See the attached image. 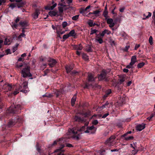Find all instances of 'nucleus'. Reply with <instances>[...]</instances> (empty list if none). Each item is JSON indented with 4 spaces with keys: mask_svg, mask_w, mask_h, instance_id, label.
<instances>
[{
    "mask_svg": "<svg viewBox=\"0 0 155 155\" xmlns=\"http://www.w3.org/2000/svg\"><path fill=\"white\" fill-rule=\"evenodd\" d=\"M73 48L76 50H81L83 47L81 44H80L78 45H75L73 46Z\"/></svg>",
    "mask_w": 155,
    "mask_h": 155,
    "instance_id": "obj_15",
    "label": "nucleus"
},
{
    "mask_svg": "<svg viewBox=\"0 0 155 155\" xmlns=\"http://www.w3.org/2000/svg\"><path fill=\"white\" fill-rule=\"evenodd\" d=\"M82 58L85 61L87 60L88 59V56L85 54H83Z\"/></svg>",
    "mask_w": 155,
    "mask_h": 155,
    "instance_id": "obj_40",
    "label": "nucleus"
},
{
    "mask_svg": "<svg viewBox=\"0 0 155 155\" xmlns=\"http://www.w3.org/2000/svg\"><path fill=\"white\" fill-rule=\"evenodd\" d=\"M6 1V0H0V6L4 4Z\"/></svg>",
    "mask_w": 155,
    "mask_h": 155,
    "instance_id": "obj_48",
    "label": "nucleus"
},
{
    "mask_svg": "<svg viewBox=\"0 0 155 155\" xmlns=\"http://www.w3.org/2000/svg\"><path fill=\"white\" fill-rule=\"evenodd\" d=\"M57 12L54 11H50L48 13L49 15L51 17L55 16L57 15Z\"/></svg>",
    "mask_w": 155,
    "mask_h": 155,
    "instance_id": "obj_23",
    "label": "nucleus"
},
{
    "mask_svg": "<svg viewBox=\"0 0 155 155\" xmlns=\"http://www.w3.org/2000/svg\"><path fill=\"white\" fill-rule=\"evenodd\" d=\"M18 25L16 23H14L12 25V28L14 29V28H16L17 27Z\"/></svg>",
    "mask_w": 155,
    "mask_h": 155,
    "instance_id": "obj_53",
    "label": "nucleus"
},
{
    "mask_svg": "<svg viewBox=\"0 0 155 155\" xmlns=\"http://www.w3.org/2000/svg\"><path fill=\"white\" fill-rule=\"evenodd\" d=\"M86 128V126H84L79 129L73 128L71 130V133L73 134L72 136L73 138L76 140L81 139V134L83 133H85L84 131H86L85 130Z\"/></svg>",
    "mask_w": 155,
    "mask_h": 155,
    "instance_id": "obj_1",
    "label": "nucleus"
},
{
    "mask_svg": "<svg viewBox=\"0 0 155 155\" xmlns=\"http://www.w3.org/2000/svg\"><path fill=\"white\" fill-rule=\"evenodd\" d=\"M5 51L7 54H11V51L10 49H8L6 50Z\"/></svg>",
    "mask_w": 155,
    "mask_h": 155,
    "instance_id": "obj_55",
    "label": "nucleus"
},
{
    "mask_svg": "<svg viewBox=\"0 0 155 155\" xmlns=\"http://www.w3.org/2000/svg\"><path fill=\"white\" fill-rule=\"evenodd\" d=\"M144 65L145 63L143 62H142L141 63H139L137 65V67L138 68H141L142 67L144 66Z\"/></svg>",
    "mask_w": 155,
    "mask_h": 155,
    "instance_id": "obj_35",
    "label": "nucleus"
},
{
    "mask_svg": "<svg viewBox=\"0 0 155 155\" xmlns=\"http://www.w3.org/2000/svg\"><path fill=\"white\" fill-rule=\"evenodd\" d=\"M51 4L52 5V6L48 5L45 7V9L49 10H53L56 6L57 4L53 0Z\"/></svg>",
    "mask_w": 155,
    "mask_h": 155,
    "instance_id": "obj_6",
    "label": "nucleus"
},
{
    "mask_svg": "<svg viewBox=\"0 0 155 155\" xmlns=\"http://www.w3.org/2000/svg\"><path fill=\"white\" fill-rule=\"evenodd\" d=\"M106 75V73L103 71L100 75L98 77L99 81H101L105 78Z\"/></svg>",
    "mask_w": 155,
    "mask_h": 155,
    "instance_id": "obj_9",
    "label": "nucleus"
},
{
    "mask_svg": "<svg viewBox=\"0 0 155 155\" xmlns=\"http://www.w3.org/2000/svg\"><path fill=\"white\" fill-rule=\"evenodd\" d=\"M15 120L14 119L10 120L8 124V126L9 127H12L15 124Z\"/></svg>",
    "mask_w": 155,
    "mask_h": 155,
    "instance_id": "obj_16",
    "label": "nucleus"
},
{
    "mask_svg": "<svg viewBox=\"0 0 155 155\" xmlns=\"http://www.w3.org/2000/svg\"><path fill=\"white\" fill-rule=\"evenodd\" d=\"M145 127V124L142 123L141 124L137 125L136 127V129L139 131H141Z\"/></svg>",
    "mask_w": 155,
    "mask_h": 155,
    "instance_id": "obj_8",
    "label": "nucleus"
},
{
    "mask_svg": "<svg viewBox=\"0 0 155 155\" xmlns=\"http://www.w3.org/2000/svg\"><path fill=\"white\" fill-rule=\"evenodd\" d=\"M108 113H106L104 114L102 117V118H105L108 115Z\"/></svg>",
    "mask_w": 155,
    "mask_h": 155,
    "instance_id": "obj_60",
    "label": "nucleus"
},
{
    "mask_svg": "<svg viewBox=\"0 0 155 155\" xmlns=\"http://www.w3.org/2000/svg\"><path fill=\"white\" fill-rule=\"evenodd\" d=\"M19 25L21 27H25L27 26L28 23L26 21H21L19 22Z\"/></svg>",
    "mask_w": 155,
    "mask_h": 155,
    "instance_id": "obj_19",
    "label": "nucleus"
},
{
    "mask_svg": "<svg viewBox=\"0 0 155 155\" xmlns=\"http://www.w3.org/2000/svg\"><path fill=\"white\" fill-rule=\"evenodd\" d=\"M76 97L75 95L72 98L71 100V104L72 106H74L75 102L76 101Z\"/></svg>",
    "mask_w": 155,
    "mask_h": 155,
    "instance_id": "obj_26",
    "label": "nucleus"
},
{
    "mask_svg": "<svg viewBox=\"0 0 155 155\" xmlns=\"http://www.w3.org/2000/svg\"><path fill=\"white\" fill-rule=\"evenodd\" d=\"M66 147H73V146L72 144H70V143H67L66 144Z\"/></svg>",
    "mask_w": 155,
    "mask_h": 155,
    "instance_id": "obj_58",
    "label": "nucleus"
},
{
    "mask_svg": "<svg viewBox=\"0 0 155 155\" xmlns=\"http://www.w3.org/2000/svg\"><path fill=\"white\" fill-rule=\"evenodd\" d=\"M68 25L67 22L66 21H64L62 23V25L63 28L66 27Z\"/></svg>",
    "mask_w": 155,
    "mask_h": 155,
    "instance_id": "obj_42",
    "label": "nucleus"
},
{
    "mask_svg": "<svg viewBox=\"0 0 155 155\" xmlns=\"http://www.w3.org/2000/svg\"><path fill=\"white\" fill-rule=\"evenodd\" d=\"M133 64L131 63H130V64L127 65L126 66V68H133L134 67H133Z\"/></svg>",
    "mask_w": 155,
    "mask_h": 155,
    "instance_id": "obj_38",
    "label": "nucleus"
},
{
    "mask_svg": "<svg viewBox=\"0 0 155 155\" xmlns=\"http://www.w3.org/2000/svg\"><path fill=\"white\" fill-rule=\"evenodd\" d=\"M25 35L24 33H22L18 37V39H20L21 37H25Z\"/></svg>",
    "mask_w": 155,
    "mask_h": 155,
    "instance_id": "obj_39",
    "label": "nucleus"
},
{
    "mask_svg": "<svg viewBox=\"0 0 155 155\" xmlns=\"http://www.w3.org/2000/svg\"><path fill=\"white\" fill-rule=\"evenodd\" d=\"M57 32L58 34V35H59L60 34H64V31L61 32V31H58Z\"/></svg>",
    "mask_w": 155,
    "mask_h": 155,
    "instance_id": "obj_62",
    "label": "nucleus"
},
{
    "mask_svg": "<svg viewBox=\"0 0 155 155\" xmlns=\"http://www.w3.org/2000/svg\"><path fill=\"white\" fill-rule=\"evenodd\" d=\"M36 147L37 150L38 151L40 152V149L38 147V143H37L36 145Z\"/></svg>",
    "mask_w": 155,
    "mask_h": 155,
    "instance_id": "obj_54",
    "label": "nucleus"
},
{
    "mask_svg": "<svg viewBox=\"0 0 155 155\" xmlns=\"http://www.w3.org/2000/svg\"><path fill=\"white\" fill-rule=\"evenodd\" d=\"M116 138L114 136H111L106 141V143L109 146H112L114 143V140Z\"/></svg>",
    "mask_w": 155,
    "mask_h": 155,
    "instance_id": "obj_4",
    "label": "nucleus"
},
{
    "mask_svg": "<svg viewBox=\"0 0 155 155\" xmlns=\"http://www.w3.org/2000/svg\"><path fill=\"white\" fill-rule=\"evenodd\" d=\"M9 7H10L12 9H13L16 7V5L14 4H12L9 5Z\"/></svg>",
    "mask_w": 155,
    "mask_h": 155,
    "instance_id": "obj_47",
    "label": "nucleus"
},
{
    "mask_svg": "<svg viewBox=\"0 0 155 155\" xmlns=\"http://www.w3.org/2000/svg\"><path fill=\"white\" fill-rule=\"evenodd\" d=\"M12 86L8 84H5L2 87V88L8 91H10L12 89Z\"/></svg>",
    "mask_w": 155,
    "mask_h": 155,
    "instance_id": "obj_14",
    "label": "nucleus"
},
{
    "mask_svg": "<svg viewBox=\"0 0 155 155\" xmlns=\"http://www.w3.org/2000/svg\"><path fill=\"white\" fill-rule=\"evenodd\" d=\"M88 49H87V51L88 52H91V48L90 46H88Z\"/></svg>",
    "mask_w": 155,
    "mask_h": 155,
    "instance_id": "obj_61",
    "label": "nucleus"
},
{
    "mask_svg": "<svg viewBox=\"0 0 155 155\" xmlns=\"http://www.w3.org/2000/svg\"><path fill=\"white\" fill-rule=\"evenodd\" d=\"M87 23L89 25L90 27H92L94 26L93 21L91 20H89L88 21Z\"/></svg>",
    "mask_w": 155,
    "mask_h": 155,
    "instance_id": "obj_33",
    "label": "nucleus"
},
{
    "mask_svg": "<svg viewBox=\"0 0 155 155\" xmlns=\"http://www.w3.org/2000/svg\"><path fill=\"white\" fill-rule=\"evenodd\" d=\"M99 12H100V11L97 10V11H94L92 13H90V14L97 15V14H99Z\"/></svg>",
    "mask_w": 155,
    "mask_h": 155,
    "instance_id": "obj_51",
    "label": "nucleus"
},
{
    "mask_svg": "<svg viewBox=\"0 0 155 155\" xmlns=\"http://www.w3.org/2000/svg\"><path fill=\"white\" fill-rule=\"evenodd\" d=\"M95 41L96 42H98L100 44H102L103 42V40L101 38H99L97 36L95 38Z\"/></svg>",
    "mask_w": 155,
    "mask_h": 155,
    "instance_id": "obj_25",
    "label": "nucleus"
},
{
    "mask_svg": "<svg viewBox=\"0 0 155 155\" xmlns=\"http://www.w3.org/2000/svg\"><path fill=\"white\" fill-rule=\"evenodd\" d=\"M88 79L89 81H93L94 80V78L93 77L92 74L90 73L88 74Z\"/></svg>",
    "mask_w": 155,
    "mask_h": 155,
    "instance_id": "obj_24",
    "label": "nucleus"
},
{
    "mask_svg": "<svg viewBox=\"0 0 155 155\" xmlns=\"http://www.w3.org/2000/svg\"><path fill=\"white\" fill-rule=\"evenodd\" d=\"M130 46L129 45H127L125 46V48L123 50L124 51L127 52L128 49L130 48Z\"/></svg>",
    "mask_w": 155,
    "mask_h": 155,
    "instance_id": "obj_44",
    "label": "nucleus"
},
{
    "mask_svg": "<svg viewBox=\"0 0 155 155\" xmlns=\"http://www.w3.org/2000/svg\"><path fill=\"white\" fill-rule=\"evenodd\" d=\"M150 44V45H152L153 44V38L151 36H150L149 39Z\"/></svg>",
    "mask_w": 155,
    "mask_h": 155,
    "instance_id": "obj_41",
    "label": "nucleus"
},
{
    "mask_svg": "<svg viewBox=\"0 0 155 155\" xmlns=\"http://www.w3.org/2000/svg\"><path fill=\"white\" fill-rule=\"evenodd\" d=\"M73 64L71 65H67L66 67V69L67 73H68L70 72L73 69Z\"/></svg>",
    "mask_w": 155,
    "mask_h": 155,
    "instance_id": "obj_17",
    "label": "nucleus"
},
{
    "mask_svg": "<svg viewBox=\"0 0 155 155\" xmlns=\"http://www.w3.org/2000/svg\"><path fill=\"white\" fill-rule=\"evenodd\" d=\"M133 138V137L132 136H129L128 137H127L125 138V140H130L131 139H132Z\"/></svg>",
    "mask_w": 155,
    "mask_h": 155,
    "instance_id": "obj_52",
    "label": "nucleus"
},
{
    "mask_svg": "<svg viewBox=\"0 0 155 155\" xmlns=\"http://www.w3.org/2000/svg\"><path fill=\"white\" fill-rule=\"evenodd\" d=\"M79 15H76L72 17V19L74 21H77L79 18Z\"/></svg>",
    "mask_w": 155,
    "mask_h": 155,
    "instance_id": "obj_36",
    "label": "nucleus"
},
{
    "mask_svg": "<svg viewBox=\"0 0 155 155\" xmlns=\"http://www.w3.org/2000/svg\"><path fill=\"white\" fill-rule=\"evenodd\" d=\"M16 107H15L14 108H13L11 107H10L9 108V110L11 113H15V111L16 110Z\"/></svg>",
    "mask_w": 155,
    "mask_h": 155,
    "instance_id": "obj_28",
    "label": "nucleus"
},
{
    "mask_svg": "<svg viewBox=\"0 0 155 155\" xmlns=\"http://www.w3.org/2000/svg\"><path fill=\"white\" fill-rule=\"evenodd\" d=\"M46 61L49 62L48 65L51 67H53L57 62L55 60L51 58L48 59Z\"/></svg>",
    "mask_w": 155,
    "mask_h": 155,
    "instance_id": "obj_7",
    "label": "nucleus"
},
{
    "mask_svg": "<svg viewBox=\"0 0 155 155\" xmlns=\"http://www.w3.org/2000/svg\"><path fill=\"white\" fill-rule=\"evenodd\" d=\"M154 114H152L151 115H150V116L149 117H148L147 118V119L148 120H149V121H150L151 120V119L153 118V117L154 116Z\"/></svg>",
    "mask_w": 155,
    "mask_h": 155,
    "instance_id": "obj_49",
    "label": "nucleus"
},
{
    "mask_svg": "<svg viewBox=\"0 0 155 155\" xmlns=\"http://www.w3.org/2000/svg\"><path fill=\"white\" fill-rule=\"evenodd\" d=\"M140 46V45H135L134 49L135 50H137L139 47Z\"/></svg>",
    "mask_w": 155,
    "mask_h": 155,
    "instance_id": "obj_59",
    "label": "nucleus"
},
{
    "mask_svg": "<svg viewBox=\"0 0 155 155\" xmlns=\"http://www.w3.org/2000/svg\"><path fill=\"white\" fill-rule=\"evenodd\" d=\"M110 106L111 104H109V103L107 102L104 105L100 107V108L101 109H102L104 108L109 107Z\"/></svg>",
    "mask_w": 155,
    "mask_h": 155,
    "instance_id": "obj_21",
    "label": "nucleus"
},
{
    "mask_svg": "<svg viewBox=\"0 0 155 155\" xmlns=\"http://www.w3.org/2000/svg\"><path fill=\"white\" fill-rule=\"evenodd\" d=\"M23 58H20L18 59V61H23Z\"/></svg>",
    "mask_w": 155,
    "mask_h": 155,
    "instance_id": "obj_64",
    "label": "nucleus"
},
{
    "mask_svg": "<svg viewBox=\"0 0 155 155\" xmlns=\"http://www.w3.org/2000/svg\"><path fill=\"white\" fill-rule=\"evenodd\" d=\"M111 92V91L110 89H108L106 92V94L104 95V97H106Z\"/></svg>",
    "mask_w": 155,
    "mask_h": 155,
    "instance_id": "obj_37",
    "label": "nucleus"
},
{
    "mask_svg": "<svg viewBox=\"0 0 155 155\" xmlns=\"http://www.w3.org/2000/svg\"><path fill=\"white\" fill-rule=\"evenodd\" d=\"M137 61V58L136 56L135 55L133 56L132 57L131 59V62L130 63L134 64Z\"/></svg>",
    "mask_w": 155,
    "mask_h": 155,
    "instance_id": "obj_22",
    "label": "nucleus"
},
{
    "mask_svg": "<svg viewBox=\"0 0 155 155\" xmlns=\"http://www.w3.org/2000/svg\"><path fill=\"white\" fill-rule=\"evenodd\" d=\"M124 97H120L119 100L118 101V102L120 104V105H121L124 101Z\"/></svg>",
    "mask_w": 155,
    "mask_h": 155,
    "instance_id": "obj_31",
    "label": "nucleus"
},
{
    "mask_svg": "<svg viewBox=\"0 0 155 155\" xmlns=\"http://www.w3.org/2000/svg\"><path fill=\"white\" fill-rule=\"evenodd\" d=\"M55 152L57 153V155H64L63 151L61 149H57L55 151Z\"/></svg>",
    "mask_w": 155,
    "mask_h": 155,
    "instance_id": "obj_18",
    "label": "nucleus"
},
{
    "mask_svg": "<svg viewBox=\"0 0 155 155\" xmlns=\"http://www.w3.org/2000/svg\"><path fill=\"white\" fill-rule=\"evenodd\" d=\"M125 81V80L124 78H122L120 79L119 80V82L120 84H121L123 82H124Z\"/></svg>",
    "mask_w": 155,
    "mask_h": 155,
    "instance_id": "obj_56",
    "label": "nucleus"
},
{
    "mask_svg": "<svg viewBox=\"0 0 155 155\" xmlns=\"http://www.w3.org/2000/svg\"><path fill=\"white\" fill-rule=\"evenodd\" d=\"M92 124L94 125H96L98 123V121L97 120H95L93 121L92 122Z\"/></svg>",
    "mask_w": 155,
    "mask_h": 155,
    "instance_id": "obj_46",
    "label": "nucleus"
},
{
    "mask_svg": "<svg viewBox=\"0 0 155 155\" xmlns=\"http://www.w3.org/2000/svg\"><path fill=\"white\" fill-rule=\"evenodd\" d=\"M39 14V10L38 9H36L35 12L32 15L33 18L35 19H37Z\"/></svg>",
    "mask_w": 155,
    "mask_h": 155,
    "instance_id": "obj_10",
    "label": "nucleus"
},
{
    "mask_svg": "<svg viewBox=\"0 0 155 155\" xmlns=\"http://www.w3.org/2000/svg\"><path fill=\"white\" fill-rule=\"evenodd\" d=\"M17 66L18 68H19L22 66L24 67L21 70V76L23 77H31L32 76V74H31L30 72V68L29 66L23 64H20L19 65L18 64Z\"/></svg>",
    "mask_w": 155,
    "mask_h": 155,
    "instance_id": "obj_2",
    "label": "nucleus"
},
{
    "mask_svg": "<svg viewBox=\"0 0 155 155\" xmlns=\"http://www.w3.org/2000/svg\"><path fill=\"white\" fill-rule=\"evenodd\" d=\"M69 37V35H68V34H65L63 35V38L64 40H65L66 39L68 38Z\"/></svg>",
    "mask_w": 155,
    "mask_h": 155,
    "instance_id": "obj_45",
    "label": "nucleus"
},
{
    "mask_svg": "<svg viewBox=\"0 0 155 155\" xmlns=\"http://www.w3.org/2000/svg\"><path fill=\"white\" fill-rule=\"evenodd\" d=\"M106 20L107 24L109 25V27L110 28L114 27L116 23V21H114L112 18H108Z\"/></svg>",
    "mask_w": 155,
    "mask_h": 155,
    "instance_id": "obj_5",
    "label": "nucleus"
},
{
    "mask_svg": "<svg viewBox=\"0 0 155 155\" xmlns=\"http://www.w3.org/2000/svg\"><path fill=\"white\" fill-rule=\"evenodd\" d=\"M18 45L19 44L18 43H16L15 44V46L13 47L12 50L13 52H15L17 49L18 47Z\"/></svg>",
    "mask_w": 155,
    "mask_h": 155,
    "instance_id": "obj_29",
    "label": "nucleus"
},
{
    "mask_svg": "<svg viewBox=\"0 0 155 155\" xmlns=\"http://www.w3.org/2000/svg\"><path fill=\"white\" fill-rule=\"evenodd\" d=\"M94 128V127L93 125H92L91 127H87V130L85 131H84V132L86 133L91 134L92 133L91 130H92Z\"/></svg>",
    "mask_w": 155,
    "mask_h": 155,
    "instance_id": "obj_13",
    "label": "nucleus"
},
{
    "mask_svg": "<svg viewBox=\"0 0 155 155\" xmlns=\"http://www.w3.org/2000/svg\"><path fill=\"white\" fill-rule=\"evenodd\" d=\"M69 36H74L76 34H75L74 30H72L70 31L69 33L68 34Z\"/></svg>",
    "mask_w": 155,
    "mask_h": 155,
    "instance_id": "obj_27",
    "label": "nucleus"
},
{
    "mask_svg": "<svg viewBox=\"0 0 155 155\" xmlns=\"http://www.w3.org/2000/svg\"><path fill=\"white\" fill-rule=\"evenodd\" d=\"M111 33V32L107 29H105L104 31H102V32L100 34V35L102 37L104 36L105 34H107V35H110Z\"/></svg>",
    "mask_w": 155,
    "mask_h": 155,
    "instance_id": "obj_12",
    "label": "nucleus"
},
{
    "mask_svg": "<svg viewBox=\"0 0 155 155\" xmlns=\"http://www.w3.org/2000/svg\"><path fill=\"white\" fill-rule=\"evenodd\" d=\"M130 145L134 149V150H132V154H133L132 155H135L136 153H137L138 152V150L135 149L134 147L133 146L132 144H131Z\"/></svg>",
    "mask_w": 155,
    "mask_h": 155,
    "instance_id": "obj_34",
    "label": "nucleus"
},
{
    "mask_svg": "<svg viewBox=\"0 0 155 155\" xmlns=\"http://www.w3.org/2000/svg\"><path fill=\"white\" fill-rule=\"evenodd\" d=\"M108 12L106 11H104L103 13V15L104 16V17L105 18V20H107L108 18Z\"/></svg>",
    "mask_w": 155,
    "mask_h": 155,
    "instance_id": "obj_32",
    "label": "nucleus"
},
{
    "mask_svg": "<svg viewBox=\"0 0 155 155\" xmlns=\"http://www.w3.org/2000/svg\"><path fill=\"white\" fill-rule=\"evenodd\" d=\"M18 93H19L18 91L17 90H16L13 93L14 95H15L17 94H18Z\"/></svg>",
    "mask_w": 155,
    "mask_h": 155,
    "instance_id": "obj_57",
    "label": "nucleus"
},
{
    "mask_svg": "<svg viewBox=\"0 0 155 155\" xmlns=\"http://www.w3.org/2000/svg\"><path fill=\"white\" fill-rule=\"evenodd\" d=\"M11 43V39L5 38L4 41V45H9Z\"/></svg>",
    "mask_w": 155,
    "mask_h": 155,
    "instance_id": "obj_20",
    "label": "nucleus"
},
{
    "mask_svg": "<svg viewBox=\"0 0 155 155\" xmlns=\"http://www.w3.org/2000/svg\"><path fill=\"white\" fill-rule=\"evenodd\" d=\"M97 31V30L96 29L91 30V31L90 35H91L95 33Z\"/></svg>",
    "mask_w": 155,
    "mask_h": 155,
    "instance_id": "obj_43",
    "label": "nucleus"
},
{
    "mask_svg": "<svg viewBox=\"0 0 155 155\" xmlns=\"http://www.w3.org/2000/svg\"><path fill=\"white\" fill-rule=\"evenodd\" d=\"M74 120L78 122H82L83 120L80 117L76 116L74 118Z\"/></svg>",
    "mask_w": 155,
    "mask_h": 155,
    "instance_id": "obj_30",
    "label": "nucleus"
},
{
    "mask_svg": "<svg viewBox=\"0 0 155 155\" xmlns=\"http://www.w3.org/2000/svg\"><path fill=\"white\" fill-rule=\"evenodd\" d=\"M125 9V8L124 7H123L122 8H120L119 9V11L121 12H124V10Z\"/></svg>",
    "mask_w": 155,
    "mask_h": 155,
    "instance_id": "obj_50",
    "label": "nucleus"
},
{
    "mask_svg": "<svg viewBox=\"0 0 155 155\" xmlns=\"http://www.w3.org/2000/svg\"><path fill=\"white\" fill-rule=\"evenodd\" d=\"M28 82L26 81H24L20 86V91L25 93H27L29 91L28 87Z\"/></svg>",
    "mask_w": 155,
    "mask_h": 155,
    "instance_id": "obj_3",
    "label": "nucleus"
},
{
    "mask_svg": "<svg viewBox=\"0 0 155 155\" xmlns=\"http://www.w3.org/2000/svg\"><path fill=\"white\" fill-rule=\"evenodd\" d=\"M123 71L124 72H125V73H127L128 72V69H126V68H124L123 69Z\"/></svg>",
    "mask_w": 155,
    "mask_h": 155,
    "instance_id": "obj_63",
    "label": "nucleus"
},
{
    "mask_svg": "<svg viewBox=\"0 0 155 155\" xmlns=\"http://www.w3.org/2000/svg\"><path fill=\"white\" fill-rule=\"evenodd\" d=\"M151 15L152 13L150 12H147L145 13H144L143 14L144 18H142V19L143 20H145L147 19H148L151 16Z\"/></svg>",
    "mask_w": 155,
    "mask_h": 155,
    "instance_id": "obj_11",
    "label": "nucleus"
}]
</instances>
